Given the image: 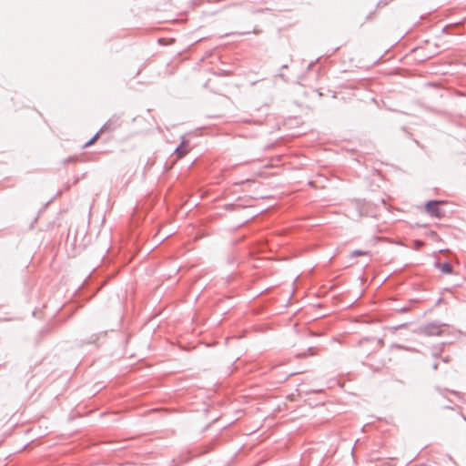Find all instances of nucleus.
I'll return each instance as SVG.
<instances>
[{"label": "nucleus", "instance_id": "obj_1", "mask_svg": "<svg viewBox=\"0 0 466 466\" xmlns=\"http://www.w3.org/2000/svg\"><path fill=\"white\" fill-rule=\"evenodd\" d=\"M420 330L426 336H439L442 333L441 325L437 322L428 323L420 327Z\"/></svg>", "mask_w": 466, "mask_h": 466}, {"label": "nucleus", "instance_id": "obj_2", "mask_svg": "<svg viewBox=\"0 0 466 466\" xmlns=\"http://www.w3.org/2000/svg\"><path fill=\"white\" fill-rule=\"evenodd\" d=\"M441 200H430L425 205V209L427 213L435 218H440L442 215V212L439 208V205L442 204Z\"/></svg>", "mask_w": 466, "mask_h": 466}, {"label": "nucleus", "instance_id": "obj_3", "mask_svg": "<svg viewBox=\"0 0 466 466\" xmlns=\"http://www.w3.org/2000/svg\"><path fill=\"white\" fill-rule=\"evenodd\" d=\"M434 267L441 270L443 274H451L453 272V267L450 262H441L440 260L435 261Z\"/></svg>", "mask_w": 466, "mask_h": 466}, {"label": "nucleus", "instance_id": "obj_4", "mask_svg": "<svg viewBox=\"0 0 466 466\" xmlns=\"http://www.w3.org/2000/svg\"><path fill=\"white\" fill-rule=\"evenodd\" d=\"M322 455H323V451L319 452V451H310L308 455V463L310 465V466H318L317 465V462L321 460L322 458Z\"/></svg>", "mask_w": 466, "mask_h": 466}, {"label": "nucleus", "instance_id": "obj_5", "mask_svg": "<svg viewBox=\"0 0 466 466\" xmlns=\"http://www.w3.org/2000/svg\"><path fill=\"white\" fill-rule=\"evenodd\" d=\"M179 157H183L187 154V142L183 140L178 147H176L174 151Z\"/></svg>", "mask_w": 466, "mask_h": 466}, {"label": "nucleus", "instance_id": "obj_6", "mask_svg": "<svg viewBox=\"0 0 466 466\" xmlns=\"http://www.w3.org/2000/svg\"><path fill=\"white\" fill-rule=\"evenodd\" d=\"M106 125H107V123H106V124H105V125L100 128V130H99L96 135H94V137H91L87 142H86V143L84 144L83 147H87L91 146V145H92V144H93V143H94V142L98 138V137H99V133H100V132H102L105 128H106Z\"/></svg>", "mask_w": 466, "mask_h": 466}, {"label": "nucleus", "instance_id": "obj_7", "mask_svg": "<svg viewBox=\"0 0 466 466\" xmlns=\"http://www.w3.org/2000/svg\"><path fill=\"white\" fill-rule=\"evenodd\" d=\"M369 252L368 251H364V250H360V249H356V250H353L350 257V258H355V257H359V256H363V255H368Z\"/></svg>", "mask_w": 466, "mask_h": 466}, {"label": "nucleus", "instance_id": "obj_8", "mask_svg": "<svg viewBox=\"0 0 466 466\" xmlns=\"http://www.w3.org/2000/svg\"><path fill=\"white\" fill-rule=\"evenodd\" d=\"M98 339V336L96 334H93L91 337H90V339L88 340V343H93V342H96V340Z\"/></svg>", "mask_w": 466, "mask_h": 466}, {"label": "nucleus", "instance_id": "obj_9", "mask_svg": "<svg viewBox=\"0 0 466 466\" xmlns=\"http://www.w3.org/2000/svg\"><path fill=\"white\" fill-rule=\"evenodd\" d=\"M403 327H407V323H404V324H401V325H399V326H395L392 329L396 330V329H398L400 328H403Z\"/></svg>", "mask_w": 466, "mask_h": 466}, {"label": "nucleus", "instance_id": "obj_10", "mask_svg": "<svg viewBox=\"0 0 466 466\" xmlns=\"http://www.w3.org/2000/svg\"><path fill=\"white\" fill-rule=\"evenodd\" d=\"M307 350H308V352H309V354H308V355H313V354H314V353H313V348H312V347H309Z\"/></svg>", "mask_w": 466, "mask_h": 466}, {"label": "nucleus", "instance_id": "obj_11", "mask_svg": "<svg viewBox=\"0 0 466 466\" xmlns=\"http://www.w3.org/2000/svg\"><path fill=\"white\" fill-rule=\"evenodd\" d=\"M438 366H439V364L437 362H434L433 365H432V369L433 370H437Z\"/></svg>", "mask_w": 466, "mask_h": 466}, {"label": "nucleus", "instance_id": "obj_12", "mask_svg": "<svg viewBox=\"0 0 466 466\" xmlns=\"http://www.w3.org/2000/svg\"><path fill=\"white\" fill-rule=\"evenodd\" d=\"M302 460H303L304 461L307 460V455H306V454H304V456H303Z\"/></svg>", "mask_w": 466, "mask_h": 466}, {"label": "nucleus", "instance_id": "obj_13", "mask_svg": "<svg viewBox=\"0 0 466 466\" xmlns=\"http://www.w3.org/2000/svg\"><path fill=\"white\" fill-rule=\"evenodd\" d=\"M313 64H309L308 69H310L312 67Z\"/></svg>", "mask_w": 466, "mask_h": 466}, {"label": "nucleus", "instance_id": "obj_14", "mask_svg": "<svg viewBox=\"0 0 466 466\" xmlns=\"http://www.w3.org/2000/svg\"><path fill=\"white\" fill-rule=\"evenodd\" d=\"M422 243L420 241H417V246H420Z\"/></svg>", "mask_w": 466, "mask_h": 466}, {"label": "nucleus", "instance_id": "obj_15", "mask_svg": "<svg viewBox=\"0 0 466 466\" xmlns=\"http://www.w3.org/2000/svg\"><path fill=\"white\" fill-rule=\"evenodd\" d=\"M299 356H304L305 357V356H307V354L304 352L302 354H299Z\"/></svg>", "mask_w": 466, "mask_h": 466}, {"label": "nucleus", "instance_id": "obj_16", "mask_svg": "<svg viewBox=\"0 0 466 466\" xmlns=\"http://www.w3.org/2000/svg\"><path fill=\"white\" fill-rule=\"evenodd\" d=\"M400 310L401 311H406V308H402Z\"/></svg>", "mask_w": 466, "mask_h": 466}]
</instances>
